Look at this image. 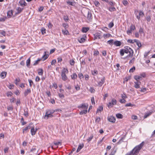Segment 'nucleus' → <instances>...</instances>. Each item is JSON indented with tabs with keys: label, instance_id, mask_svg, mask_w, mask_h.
<instances>
[{
	"label": "nucleus",
	"instance_id": "0eeeda50",
	"mask_svg": "<svg viewBox=\"0 0 155 155\" xmlns=\"http://www.w3.org/2000/svg\"><path fill=\"white\" fill-rule=\"evenodd\" d=\"M86 38V36L85 35L83 36V37L78 39V41L80 43H82L85 41Z\"/></svg>",
	"mask_w": 155,
	"mask_h": 155
},
{
	"label": "nucleus",
	"instance_id": "5fc2aeb1",
	"mask_svg": "<svg viewBox=\"0 0 155 155\" xmlns=\"http://www.w3.org/2000/svg\"><path fill=\"white\" fill-rule=\"evenodd\" d=\"M58 96L60 98L62 99L64 97V96L62 94L59 93Z\"/></svg>",
	"mask_w": 155,
	"mask_h": 155
},
{
	"label": "nucleus",
	"instance_id": "c756f323",
	"mask_svg": "<svg viewBox=\"0 0 155 155\" xmlns=\"http://www.w3.org/2000/svg\"><path fill=\"white\" fill-rule=\"evenodd\" d=\"M71 76L72 79H74L77 78V76L76 73H74L73 75H71Z\"/></svg>",
	"mask_w": 155,
	"mask_h": 155
},
{
	"label": "nucleus",
	"instance_id": "2eb2a0df",
	"mask_svg": "<svg viewBox=\"0 0 155 155\" xmlns=\"http://www.w3.org/2000/svg\"><path fill=\"white\" fill-rule=\"evenodd\" d=\"M72 1H68L67 2V3L69 5H71V6H74L75 2L74 1V0H71Z\"/></svg>",
	"mask_w": 155,
	"mask_h": 155
},
{
	"label": "nucleus",
	"instance_id": "ddd939ff",
	"mask_svg": "<svg viewBox=\"0 0 155 155\" xmlns=\"http://www.w3.org/2000/svg\"><path fill=\"white\" fill-rule=\"evenodd\" d=\"M7 72L5 71L2 72L0 74L1 77L2 78H4L6 76Z\"/></svg>",
	"mask_w": 155,
	"mask_h": 155
},
{
	"label": "nucleus",
	"instance_id": "dca6fc26",
	"mask_svg": "<svg viewBox=\"0 0 155 155\" xmlns=\"http://www.w3.org/2000/svg\"><path fill=\"white\" fill-rule=\"evenodd\" d=\"M104 82V78L103 77L101 79V81L98 83L99 85L102 86Z\"/></svg>",
	"mask_w": 155,
	"mask_h": 155
},
{
	"label": "nucleus",
	"instance_id": "aec40b11",
	"mask_svg": "<svg viewBox=\"0 0 155 155\" xmlns=\"http://www.w3.org/2000/svg\"><path fill=\"white\" fill-rule=\"evenodd\" d=\"M78 107L84 109H87V105L86 106L85 104H82L81 106H79Z\"/></svg>",
	"mask_w": 155,
	"mask_h": 155
},
{
	"label": "nucleus",
	"instance_id": "58836bf2",
	"mask_svg": "<svg viewBox=\"0 0 155 155\" xmlns=\"http://www.w3.org/2000/svg\"><path fill=\"white\" fill-rule=\"evenodd\" d=\"M114 25V24L113 22H111L108 25V27L110 28H112Z\"/></svg>",
	"mask_w": 155,
	"mask_h": 155
},
{
	"label": "nucleus",
	"instance_id": "09e8293b",
	"mask_svg": "<svg viewBox=\"0 0 155 155\" xmlns=\"http://www.w3.org/2000/svg\"><path fill=\"white\" fill-rule=\"evenodd\" d=\"M21 123H22V125H24L25 124H26V122H25L24 121V119H23V117H22L21 118Z\"/></svg>",
	"mask_w": 155,
	"mask_h": 155
},
{
	"label": "nucleus",
	"instance_id": "49530a36",
	"mask_svg": "<svg viewBox=\"0 0 155 155\" xmlns=\"http://www.w3.org/2000/svg\"><path fill=\"white\" fill-rule=\"evenodd\" d=\"M93 137V135H92V134L91 136H90V137H89V138L87 139V140L88 142H90L92 139Z\"/></svg>",
	"mask_w": 155,
	"mask_h": 155
},
{
	"label": "nucleus",
	"instance_id": "774afa93",
	"mask_svg": "<svg viewBox=\"0 0 155 155\" xmlns=\"http://www.w3.org/2000/svg\"><path fill=\"white\" fill-rule=\"evenodd\" d=\"M44 8L43 7V6H41L38 9V11L39 12H41L42 11H43V9H44Z\"/></svg>",
	"mask_w": 155,
	"mask_h": 155
},
{
	"label": "nucleus",
	"instance_id": "ea45409f",
	"mask_svg": "<svg viewBox=\"0 0 155 155\" xmlns=\"http://www.w3.org/2000/svg\"><path fill=\"white\" fill-rule=\"evenodd\" d=\"M23 8H21L20 7H18L17 9V10L18 12V13H20L23 10Z\"/></svg>",
	"mask_w": 155,
	"mask_h": 155
},
{
	"label": "nucleus",
	"instance_id": "37998d69",
	"mask_svg": "<svg viewBox=\"0 0 155 155\" xmlns=\"http://www.w3.org/2000/svg\"><path fill=\"white\" fill-rule=\"evenodd\" d=\"M136 43V44L137 45V46L139 48L141 47V43H140V41L139 40H138V41L137 42V43Z\"/></svg>",
	"mask_w": 155,
	"mask_h": 155
},
{
	"label": "nucleus",
	"instance_id": "9b49d317",
	"mask_svg": "<svg viewBox=\"0 0 155 155\" xmlns=\"http://www.w3.org/2000/svg\"><path fill=\"white\" fill-rule=\"evenodd\" d=\"M61 77H62V79L63 81H66L68 79L67 77V76L66 75V74H61Z\"/></svg>",
	"mask_w": 155,
	"mask_h": 155
},
{
	"label": "nucleus",
	"instance_id": "39448f33",
	"mask_svg": "<svg viewBox=\"0 0 155 155\" xmlns=\"http://www.w3.org/2000/svg\"><path fill=\"white\" fill-rule=\"evenodd\" d=\"M108 120L109 121L112 123H114L116 121L115 118L113 116H110L108 117Z\"/></svg>",
	"mask_w": 155,
	"mask_h": 155
},
{
	"label": "nucleus",
	"instance_id": "680f3d73",
	"mask_svg": "<svg viewBox=\"0 0 155 155\" xmlns=\"http://www.w3.org/2000/svg\"><path fill=\"white\" fill-rule=\"evenodd\" d=\"M70 63L71 65H73L74 64V61L73 60H71L70 61Z\"/></svg>",
	"mask_w": 155,
	"mask_h": 155
},
{
	"label": "nucleus",
	"instance_id": "13d9d810",
	"mask_svg": "<svg viewBox=\"0 0 155 155\" xmlns=\"http://www.w3.org/2000/svg\"><path fill=\"white\" fill-rule=\"evenodd\" d=\"M78 75L80 79L84 78V76L81 73H80L78 74Z\"/></svg>",
	"mask_w": 155,
	"mask_h": 155
},
{
	"label": "nucleus",
	"instance_id": "6ab92c4d",
	"mask_svg": "<svg viewBox=\"0 0 155 155\" xmlns=\"http://www.w3.org/2000/svg\"><path fill=\"white\" fill-rule=\"evenodd\" d=\"M19 3L21 6L23 5L26 6L27 5L26 2L24 0L21 1L19 2Z\"/></svg>",
	"mask_w": 155,
	"mask_h": 155
},
{
	"label": "nucleus",
	"instance_id": "c85d7f7f",
	"mask_svg": "<svg viewBox=\"0 0 155 155\" xmlns=\"http://www.w3.org/2000/svg\"><path fill=\"white\" fill-rule=\"evenodd\" d=\"M109 10L110 12H112L113 11H115L116 10V8L114 7H110L109 8Z\"/></svg>",
	"mask_w": 155,
	"mask_h": 155
},
{
	"label": "nucleus",
	"instance_id": "2f4dec72",
	"mask_svg": "<svg viewBox=\"0 0 155 155\" xmlns=\"http://www.w3.org/2000/svg\"><path fill=\"white\" fill-rule=\"evenodd\" d=\"M116 152V149H114L111 152L110 154L109 155H114Z\"/></svg>",
	"mask_w": 155,
	"mask_h": 155
},
{
	"label": "nucleus",
	"instance_id": "a878e982",
	"mask_svg": "<svg viewBox=\"0 0 155 155\" xmlns=\"http://www.w3.org/2000/svg\"><path fill=\"white\" fill-rule=\"evenodd\" d=\"M116 117L118 118L121 119L123 117V116L120 114H116Z\"/></svg>",
	"mask_w": 155,
	"mask_h": 155
},
{
	"label": "nucleus",
	"instance_id": "e433bc0d",
	"mask_svg": "<svg viewBox=\"0 0 155 155\" xmlns=\"http://www.w3.org/2000/svg\"><path fill=\"white\" fill-rule=\"evenodd\" d=\"M139 32V33L140 34H142L143 33H144V31H143V28H142L141 27H140V28Z\"/></svg>",
	"mask_w": 155,
	"mask_h": 155
},
{
	"label": "nucleus",
	"instance_id": "7c9ffc66",
	"mask_svg": "<svg viewBox=\"0 0 155 155\" xmlns=\"http://www.w3.org/2000/svg\"><path fill=\"white\" fill-rule=\"evenodd\" d=\"M91 72L93 75H95L98 74V72L97 70L92 71Z\"/></svg>",
	"mask_w": 155,
	"mask_h": 155
},
{
	"label": "nucleus",
	"instance_id": "a211bd4d",
	"mask_svg": "<svg viewBox=\"0 0 155 155\" xmlns=\"http://www.w3.org/2000/svg\"><path fill=\"white\" fill-rule=\"evenodd\" d=\"M7 16L9 18H10L13 15L12 11V10L9 11L7 12Z\"/></svg>",
	"mask_w": 155,
	"mask_h": 155
},
{
	"label": "nucleus",
	"instance_id": "4c0bfd02",
	"mask_svg": "<svg viewBox=\"0 0 155 155\" xmlns=\"http://www.w3.org/2000/svg\"><path fill=\"white\" fill-rule=\"evenodd\" d=\"M41 60V59L40 58L38 59L37 61H36L33 64L34 65H36L37 64L39 61H40Z\"/></svg>",
	"mask_w": 155,
	"mask_h": 155
},
{
	"label": "nucleus",
	"instance_id": "f03ea898",
	"mask_svg": "<svg viewBox=\"0 0 155 155\" xmlns=\"http://www.w3.org/2000/svg\"><path fill=\"white\" fill-rule=\"evenodd\" d=\"M124 52L127 54L128 53L129 54L127 56V57H129L130 58L132 57L134 54V51L130 47L128 46L124 47Z\"/></svg>",
	"mask_w": 155,
	"mask_h": 155
},
{
	"label": "nucleus",
	"instance_id": "f257e3e1",
	"mask_svg": "<svg viewBox=\"0 0 155 155\" xmlns=\"http://www.w3.org/2000/svg\"><path fill=\"white\" fill-rule=\"evenodd\" d=\"M144 143V142H142L140 144L134 148L129 153H127L126 155H137Z\"/></svg>",
	"mask_w": 155,
	"mask_h": 155
},
{
	"label": "nucleus",
	"instance_id": "bf43d9fd",
	"mask_svg": "<svg viewBox=\"0 0 155 155\" xmlns=\"http://www.w3.org/2000/svg\"><path fill=\"white\" fill-rule=\"evenodd\" d=\"M28 81L29 83L30 86V87H31L32 86V84H33V83L32 81L31 80L29 79V80H28Z\"/></svg>",
	"mask_w": 155,
	"mask_h": 155
},
{
	"label": "nucleus",
	"instance_id": "4468645a",
	"mask_svg": "<svg viewBox=\"0 0 155 155\" xmlns=\"http://www.w3.org/2000/svg\"><path fill=\"white\" fill-rule=\"evenodd\" d=\"M114 44L117 46H120L121 44V43L119 41H116L114 42Z\"/></svg>",
	"mask_w": 155,
	"mask_h": 155
},
{
	"label": "nucleus",
	"instance_id": "864d4df0",
	"mask_svg": "<svg viewBox=\"0 0 155 155\" xmlns=\"http://www.w3.org/2000/svg\"><path fill=\"white\" fill-rule=\"evenodd\" d=\"M7 95L8 97H9V96H11L13 94L11 92H8L6 94Z\"/></svg>",
	"mask_w": 155,
	"mask_h": 155
},
{
	"label": "nucleus",
	"instance_id": "f8f14e48",
	"mask_svg": "<svg viewBox=\"0 0 155 155\" xmlns=\"http://www.w3.org/2000/svg\"><path fill=\"white\" fill-rule=\"evenodd\" d=\"M31 92V91L30 89H28L26 90L24 92V95L25 97L28 94Z\"/></svg>",
	"mask_w": 155,
	"mask_h": 155
},
{
	"label": "nucleus",
	"instance_id": "f3484780",
	"mask_svg": "<svg viewBox=\"0 0 155 155\" xmlns=\"http://www.w3.org/2000/svg\"><path fill=\"white\" fill-rule=\"evenodd\" d=\"M89 29V28L88 27H83L82 29V31L83 32L86 33Z\"/></svg>",
	"mask_w": 155,
	"mask_h": 155
},
{
	"label": "nucleus",
	"instance_id": "0e129e2a",
	"mask_svg": "<svg viewBox=\"0 0 155 155\" xmlns=\"http://www.w3.org/2000/svg\"><path fill=\"white\" fill-rule=\"evenodd\" d=\"M139 16H143L144 15L143 12L141 11H139Z\"/></svg>",
	"mask_w": 155,
	"mask_h": 155
},
{
	"label": "nucleus",
	"instance_id": "c9c22d12",
	"mask_svg": "<svg viewBox=\"0 0 155 155\" xmlns=\"http://www.w3.org/2000/svg\"><path fill=\"white\" fill-rule=\"evenodd\" d=\"M135 106V105L134 104H132L131 103H127L125 105V107H132L133 106Z\"/></svg>",
	"mask_w": 155,
	"mask_h": 155
},
{
	"label": "nucleus",
	"instance_id": "69168bd1",
	"mask_svg": "<svg viewBox=\"0 0 155 155\" xmlns=\"http://www.w3.org/2000/svg\"><path fill=\"white\" fill-rule=\"evenodd\" d=\"M63 26L65 28H67L68 27V25L66 23L63 24Z\"/></svg>",
	"mask_w": 155,
	"mask_h": 155
},
{
	"label": "nucleus",
	"instance_id": "6e6d98bb",
	"mask_svg": "<svg viewBox=\"0 0 155 155\" xmlns=\"http://www.w3.org/2000/svg\"><path fill=\"white\" fill-rule=\"evenodd\" d=\"M75 89L77 91H78L80 90V87L79 86L77 85L75 86Z\"/></svg>",
	"mask_w": 155,
	"mask_h": 155
},
{
	"label": "nucleus",
	"instance_id": "473e14b6",
	"mask_svg": "<svg viewBox=\"0 0 155 155\" xmlns=\"http://www.w3.org/2000/svg\"><path fill=\"white\" fill-rule=\"evenodd\" d=\"M111 103L114 105L116 104L117 101L115 99L113 98L112 100Z\"/></svg>",
	"mask_w": 155,
	"mask_h": 155
},
{
	"label": "nucleus",
	"instance_id": "3c124183",
	"mask_svg": "<svg viewBox=\"0 0 155 155\" xmlns=\"http://www.w3.org/2000/svg\"><path fill=\"white\" fill-rule=\"evenodd\" d=\"M114 40L113 39H111L110 40L108 41L107 42L110 45H111L113 43Z\"/></svg>",
	"mask_w": 155,
	"mask_h": 155
},
{
	"label": "nucleus",
	"instance_id": "5701e85b",
	"mask_svg": "<svg viewBox=\"0 0 155 155\" xmlns=\"http://www.w3.org/2000/svg\"><path fill=\"white\" fill-rule=\"evenodd\" d=\"M30 61H31V60H30V58H29L27 60L26 64V66L28 67H29L30 66Z\"/></svg>",
	"mask_w": 155,
	"mask_h": 155
},
{
	"label": "nucleus",
	"instance_id": "c03bdc74",
	"mask_svg": "<svg viewBox=\"0 0 155 155\" xmlns=\"http://www.w3.org/2000/svg\"><path fill=\"white\" fill-rule=\"evenodd\" d=\"M135 70V68L134 66L133 67L129 70V72H133Z\"/></svg>",
	"mask_w": 155,
	"mask_h": 155
},
{
	"label": "nucleus",
	"instance_id": "72a5a7b5",
	"mask_svg": "<svg viewBox=\"0 0 155 155\" xmlns=\"http://www.w3.org/2000/svg\"><path fill=\"white\" fill-rule=\"evenodd\" d=\"M136 28L135 26L133 25H131L130 26V29L131 30H134Z\"/></svg>",
	"mask_w": 155,
	"mask_h": 155
},
{
	"label": "nucleus",
	"instance_id": "9d476101",
	"mask_svg": "<svg viewBox=\"0 0 155 155\" xmlns=\"http://www.w3.org/2000/svg\"><path fill=\"white\" fill-rule=\"evenodd\" d=\"M84 143H81L80 144L78 147V149L77 150V152H79L80 150L84 147Z\"/></svg>",
	"mask_w": 155,
	"mask_h": 155
},
{
	"label": "nucleus",
	"instance_id": "6e6552de",
	"mask_svg": "<svg viewBox=\"0 0 155 155\" xmlns=\"http://www.w3.org/2000/svg\"><path fill=\"white\" fill-rule=\"evenodd\" d=\"M37 130V128L35 130L34 127H32L31 130V135L32 136L35 135V134Z\"/></svg>",
	"mask_w": 155,
	"mask_h": 155
},
{
	"label": "nucleus",
	"instance_id": "f704fd0d",
	"mask_svg": "<svg viewBox=\"0 0 155 155\" xmlns=\"http://www.w3.org/2000/svg\"><path fill=\"white\" fill-rule=\"evenodd\" d=\"M46 29L44 28H41V32L42 34H44L45 33H46Z\"/></svg>",
	"mask_w": 155,
	"mask_h": 155
},
{
	"label": "nucleus",
	"instance_id": "e2e57ef3",
	"mask_svg": "<svg viewBox=\"0 0 155 155\" xmlns=\"http://www.w3.org/2000/svg\"><path fill=\"white\" fill-rule=\"evenodd\" d=\"M120 102L121 103H124L126 102V101L125 100H124V99H120Z\"/></svg>",
	"mask_w": 155,
	"mask_h": 155
},
{
	"label": "nucleus",
	"instance_id": "4d7b16f0",
	"mask_svg": "<svg viewBox=\"0 0 155 155\" xmlns=\"http://www.w3.org/2000/svg\"><path fill=\"white\" fill-rule=\"evenodd\" d=\"M140 91L142 92H145L146 91V88H141Z\"/></svg>",
	"mask_w": 155,
	"mask_h": 155
},
{
	"label": "nucleus",
	"instance_id": "7ed1b4c3",
	"mask_svg": "<svg viewBox=\"0 0 155 155\" xmlns=\"http://www.w3.org/2000/svg\"><path fill=\"white\" fill-rule=\"evenodd\" d=\"M54 111L49 110H47L45 113V114L44 117V118L45 119H48L49 118H51L53 117L52 114L54 113Z\"/></svg>",
	"mask_w": 155,
	"mask_h": 155
},
{
	"label": "nucleus",
	"instance_id": "a18cd8bd",
	"mask_svg": "<svg viewBox=\"0 0 155 155\" xmlns=\"http://www.w3.org/2000/svg\"><path fill=\"white\" fill-rule=\"evenodd\" d=\"M125 52H124V49H122L120 50V53L121 56H122L124 55Z\"/></svg>",
	"mask_w": 155,
	"mask_h": 155
},
{
	"label": "nucleus",
	"instance_id": "338daca9",
	"mask_svg": "<svg viewBox=\"0 0 155 155\" xmlns=\"http://www.w3.org/2000/svg\"><path fill=\"white\" fill-rule=\"evenodd\" d=\"M132 118L133 120H137V116L136 115H132Z\"/></svg>",
	"mask_w": 155,
	"mask_h": 155
},
{
	"label": "nucleus",
	"instance_id": "de8ad7c7",
	"mask_svg": "<svg viewBox=\"0 0 155 155\" xmlns=\"http://www.w3.org/2000/svg\"><path fill=\"white\" fill-rule=\"evenodd\" d=\"M101 121V118L99 117H96L95 120V122L96 123H99Z\"/></svg>",
	"mask_w": 155,
	"mask_h": 155
},
{
	"label": "nucleus",
	"instance_id": "b1692460",
	"mask_svg": "<svg viewBox=\"0 0 155 155\" xmlns=\"http://www.w3.org/2000/svg\"><path fill=\"white\" fill-rule=\"evenodd\" d=\"M87 109H84V110H83L81 111L80 113V114L81 115H82L84 114H85L87 113Z\"/></svg>",
	"mask_w": 155,
	"mask_h": 155
},
{
	"label": "nucleus",
	"instance_id": "603ef678",
	"mask_svg": "<svg viewBox=\"0 0 155 155\" xmlns=\"http://www.w3.org/2000/svg\"><path fill=\"white\" fill-rule=\"evenodd\" d=\"M63 18L64 19L65 21H67L69 20L68 17L67 16H64Z\"/></svg>",
	"mask_w": 155,
	"mask_h": 155
},
{
	"label": "nucleus",
	"instance_id": "4be33fe9",
	"mask_svg": "<svg viewBox=\"0 0 155 155\" xmlns=\"http://www.w3.org/2000/svg\"><path fill=\"white\" fill-rule=\"evenodd\" d=\"M45 54L42 57V58H43V61H44L46 59L48 56V54H46V52H45Z\"/></svg>",
	"mask_w": 155,
	"mask_h": 155
},
{
	"label": "nucleus",
	"instance_id": "393cba45",
	"mask_svg": "<svg viewBox=\"0 0 155 155\" xmlns=\"http://www.w3.org/2000/svg\"><path fill=\"white\" fill-rule=\"evenodd\" d=\"M68 72V71L67 69L64 68L63 69L62 71L61 74H67Z\"/></svg>",
	"mask_w": 155,
	"mask_h": 155
},
{
	"label": "nucleus",
	"instance_id": "bb28decb",
	"mask_svg": "<svg viewBox=\"0 0 155 155\" xmlns=\"http://www.w3.org/2000/svg\"><path fill=\"white\" fill-rule=\"evenodd\" d=\"M38 73L39 75H42L43 74V70L42 69H39Z\"/></svg>",
	"mask_w": 155,
	"mask_h": 155
},
{
	"label": "nucleus",
	"instance_id": "052dcab7",
	"mask_svg": "<svg viewBox=\"0 0 155 155\" xmlns=\"http://www.w3.org/2000/svg\"><path fill=\"white\" fill-rule=\"evenodd\" d=\"M123 3L124 5H126L128 3L127 1L124 0L123 2Z\"/></svg>",
	"mask_w": 155,
	"mask_h": 155
},
{
	"label": "nucleus",
	"instance_id": "1a4fd4ad",
	"mask_svg": "<svg viewBox=\"0 0 155 155\" xmlns=\"http://www.w3.org/2000/svg\"><path fill=\"white\" fill-rule=\"evenodd\" d=\"M141 82L140 81H135L134 82L135 85L134 87L136 88H140V84Z\"/></svg>",
	"mask_w": 155,
	"mask_h": 155
},
{
	"label": "nucleus",
	"instance_id": "79ce46f5",
	"mask_svg": "<svg viewBox=\"0 0 155 155\" xmlns=\"http://www.w3.org/2000/svg\"><path fill=\"white\" fill-rule=\"evenodd\" d=\"M114 105L111 102H110L107 104V107L108 108H110L113 106Z\"/></svg>",
	"mask_w": 155,
	"mask_h": 155
},
{
	"label": "nucleus",
	"instance_id": "cd10ccee",
	"mask_svg": "<svg viewBox=\"0 0 155 155\" xmlns=\"http://www.w3.org/2000/svg\"><path fill=\"white\" fill-rule=\"evenodd\" d=\"M103 107L102 106H100L97 109L96 113H97L98 111H101L103 110Z\"/></svg>",
	"mask_w": 155,
	"mask_h": 155
},
{
	"label": "nucleus",
	"instance_id": "423d86ee",
	"mask_svg": "<svg viewBox=\"0 0 155 155\" xmlns=\"http://www.w3.org/2000/svg\"><path fill=\"white\" fill-rule=\"evenodd\" d=\"M94 39L97 38L101 39L102 37V36L99 33H97L94 35Z\"/></svg>",
	"mask_w": 155,
	"mask_h": 155
},
{
	"label": "nucleus",
	"instance_id": "8fccbe9b",
	"mask_svg": "<svg viewBox=\"0 0 155 155\" xmlns=\"http://www.w3.org/2000/svg\"><path fill=\"white\" fill-rule=\"evenodd\" d=\"M94 4L96 6H98L100 4L99 2L98 1H95L94 2Z\"/></svg>",
	"mask_w": 155,
	"mask_h": 155
},
{
	"label": "nucleus",
	"instance_id": "a19ab883",
	"mask_svg": "<svg viewBox=\"0 0 155 155\" xmlns=\"http://www.w3.org/2000/svg\"><path fill=\"white\" fill-rule=\"evenodd\" d=\"M31 152H33H33H34L35 153H37L38 152V151L36 150V149L35 148H32L30 151Z\"/></svg>",
	"mask_w": 155,
	"mask_h": 155
},
{
	"label": "nucleus",
	"instance_id": "20e7f679",
	"mask_svg": "<svg viewBox=\"0 0 155 155\" xmlns=\"http://www.w3.org/2000/svg\"><path fill=\"white\" fill-rule=\"evenodd\" d=\"M84 16L87 17V21H91L92 18V15L90 11L88 10L86 12L85 14L84 15Z\"/></svg>",
	"mask_w": 155,
	"mask_h": 155
},
{
	"label": "nucleus",
	"instance_id": "412c9836",
	"mask_svg": "<svg viewBox=\"0 0 155 155\" xmlns=\"http://www.w3.org/2000/svg\"><path fill=\"white\" fill-rule=\"evenodd\" d=\"M134 78L137 81H138L140 80H141L142 78L140 76L135 75L134 77Z\"/></svg>",
	"mask_w": 155,
	"mask_h": 155
}]
</instances>
